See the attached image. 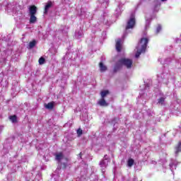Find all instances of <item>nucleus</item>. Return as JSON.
Masks as SVG:
<instances>
[{
    "label": "nucleus",
    "instance_id": "nucleus-9",
    "mask_svg": "<svg viewBox=\"0 0 181 181\" xmlns=\"http://www.w3.org/2000/svg\"><path fill=\"white\" fill-rule=\"evenodd\" d=\"M45 107L47 110H53L54 108V102L48 103Z\"/></svg>",
    "mask_w": 181,
    "mask_h": 181
},
{
    "label": "nucleus",
    "instance_id": "nucleus-11",
    "mask_svg": "<svg viewBox=\"0 0 181 181\" xmlns=\"http://www.w3.org/2000/svg\"><path fill=\"white\" fill-rule=\"evenodd\" d=\"M99 67L101 73H104V71H107V66L104 65L103 62L99 63Z\"/></svg>",
    "mask_w": 181,
    "mask_h": 181
},
{
    "label": "nucleus",
    "instance_id": "nucleus-15",
    "mask_svg": "<svg viewBox=\"0 0 181 181\" xmlns=\"http://www.w3.org/2000/svg\"><path fill=\"white\" fill-rule=\"evenodd\" d=\"M134 160L132 158H129L127 161V165L129 168L132 167L134 165Z\"/></svg>",
    "mask_w": 181,
    "mask_h": 181
},
{
    "label": "nucleus",
    "instance_id": "nucleus-23",
    "mask_svg": "<svg viewBox=\"0 0 181 181\" xmlns=\"http://www.w3.org/2000/svg\"><path fill=\"white\" fill-rule=\"evenodd\" d=\"M78 156L81 159L82 154L81 153L78 155Z\"/></svg>",
    "mask_w": 181,
    "mask_h": 181
},
{
    "label": "nucleus",
    "instance_id": "nucleus-4",
    "mask_svg": "<svg viewBox=\"0 0 181 181\" xmlns=\"http://www.w3.org/2000/svg\"><path fill=\"white\" fill-rule=\"evenodd\" d=\"M136 23V21L135 20V17H132L128 21L127 24L126 25V30H128V29H134V27L135 26V24Z\"/></svg>",
    "mask_w": 181,
    "mask_h": 181
},
{
    "label": "nucleus",
    "instance_id": "nucleus-17",
    "mask_svg": "<svg viewBox=\"0 0 181 181\" xmlns=\"http://www.w3.org/2000/svg\"><path fill=\"white\" fill-rule=\"evenodd\" d=\"M45 62H46V59H45V58L42 57L38 60L39 64H45Z\"/></svg>",
    "mask_w": 181,
    "mask_h": 181
},
{
    "label": "nucleus",
    "instance_id": "nucleus-22",
    "mask_svg": "<svg viewBox=\"0 0 181 181\" xmlns=\"http://www.w3.org/2000/svg\"><path fill=\"white\" fill-rule=\"evenodd\" d=\"M67 168V164L66 163H62V169H66Z\"/></svg>",
    "mask_w": 181,
    "mask_h": 181
},
{
    "label": "nucleus",
    "instance_id": "nucleus-1",
    "mask_svg": "<svg viewBox=\"0 0 181 181\" xmlns=\"http://www.w3.org/2000/svg\"><path fill=\"white\" fill-rule=\"evenodd\" d=\"M148 43H149V39L148 37H142L140 39L136 47L137 52L136 53V57L141 56V53H145V52H146Z\"/></svg>",
    "mask_w": 181,
    "mask_h": 181
},
{
    "label": "nucleus",
    "instance_id": "nucleus-24",
    "mask_svg": "<svg viewBox=\"0 0 181 181\" xmlns=\"http://www.w3.org/2000/svg\"><path fill=\"white\" fill-rule=\"evenodd\" d=\"M65 160H69V158H65Z\"/></svg>",
    "mask_w": 181,
    "mask_h": 181
},
{
    "label": "nucleus",
    "instance_id": "nucleus-14",
    "mask_svg": "<svg viewBox=\"0 0 181 181\" xmlns=\"http://www.w3.org/2000/svg\"><path fill=\"white\" fill-rule=\"evenodd\" d=\"M10 119L13 123L18 122V117L16 115H13L12 116H10Z\"/></svg>",
    "mask_w": 181,
    "mask_h": 181
},
{
    "label": "nucleus",
    "instance_id": "nucleus-19",
    "mask_svg": "<svg viewBox=\"0 0 181 181\" xmlns=\"http://www.w3.org/2000/svg\"><path fill=\"white\" fill-rule=\"evenodd\" d=\"M160 30H162V26L158 25L157 28H156V33H159V32H160Z\"/></svg>",
    "mask_w": 181,
    "mask_h": 181
},
{
    "label": "nucleus",
    "instance_id": "nucleus-18",
    "mask_svg": "<svg viewBox=\"0 0 181 181\" xmlns=\"http://www.w3.org/2000/svg\"><path fill=\"white\" fill-rule=\"evenodd\" d=\"M163 103H165V98H160L158 99V104L163 105Z\"/></svg>",
    "mask_w": 181,
    "mask_h": 181
},
{
    "label": "nucleus",
    "instance_id": "nucleus-13",
    "mask_svg": "<svg viewBox=\"0 0 181 181\" xmlns=\"http://www.w3.org/2000/svg\"><path fill=\"white\" fill-rule=\"evenodd\" d=\"M108 94H110V91L109 90H103L100 92V95L102 97V98H105V97H107V95H108Z\"/></svg>",
    "mask_w": 181,
    "mask_h": 181
},
{
    "label": "nucleus",
    "instance_id": "nucleus-6",
    "mask_svg": "<svg viewBox=\"0 0 181 181\" xmlns=\"http://www.w3.org/2000/svg\"><path fill=\"white\" fill-rule=\"evenodd\" d=\"M122 67V65L119 63V60H118L114 67V69H113L114 73H117V71H119V69H121Z\"/></svg>",
    "mask_w": 181,
    "mask_h": 181
},
{
    "label": "nucleus",
    "instance_id": "nucleus-10",
    "mask_svg": "<svg viewBox=\"0 0 181 181\" xmlns=\"http://www.w3.org/2000/svg\"><path fill=\"white\" fill-rule=\"evenodd\" d=\"M63 158H64V156L63 155L62 152H60L55 155V159H56V160H58V162H60V160H62V159H63Z\"/></svg>",
    "mask_w": 181,
    "mask_h": 181
},
{
    "label": "nucleus",
    "instance_id": "nucleus-2",
    "mask_svg": "<svg viewBox=\"0 0 181 181\" xmlns=\"http://www.w3.org/2000/svg\"><path fill=\"white\" fill-rule=\"evenodd\" d=\"M37 13V7L35 5L30 6L29 15H30V23H35L37 21L36 13Z\"/></svg>",
    "mask_w": 181,
    "mask_h": 181
},
{
    "label": "nucleus",
    "instance_id": "nucleus-16",
    "mask_svg": "<svg viewBox=\"0 0 181 181\" xmlns=\"http://www.w3.org/2000/svg\"><path fill=\"white\" fill-rule=\"evenodd\" d=\"M36 46V40H33L31 42H30L29 43V47L30 49H33V47Z\"/></svg>",
    "mask_w": 181,
    "mask_h": 181
},
{
    "label": "nucleus",
    "instance_id": "nucleus-3",
    "mask_svg": "<svg viewBox=\"0 0 181 181\" xmlns=\"http://www.w3.org/2000/svg\"><path fill=\"white\" fill-rule=\"evenodd\" d=\"M119 63L122 66H124L125 67H127V69H132V68L133 61L131 59L121 58L120 59H119Z\"/></svg>",
    "mask_w": 181,
    "mask_h": 181
},
{
    "label": "nucleus",
    "instance_id": "nucleus-8",
    "mask_svg": "<svg viewBox=\"0 0 181 181\" xmlns=\"http://www.w3.org/2000/svg\"><path fill=\"white\" fill-rule=\"evenodd\" d=\"M122 46L121 45V40H117L116 42V50L117 52H121Z\"/></svg>",
    "mask_w": 181,
    "mask_h": 181
},
{
    "label": "nucleus",
    "instance_id": "nucleus-20",
    "mask_svg": "<svg viewBox=\"0 0 181 181\" xmlns=\"http://www.w3.org/2000/svg\"><path fill=\"white\" fill-rule=\"evenodd\" d=\"M105 165V161L104 160H102L100 163V165L101 166V168H104Z\"/></svg>",
    "mask_w": 181,
    "mask_h": 181
},
{
    "label": "nucleus",
    "instance_id": "nucleus-7",
    "mask_svg": "<svg viewBox=\"0 0 181 181\" xmlns=\"http://www.w3.org/2000/svg\"><path fill=\"white\" fill-rule=\"evenodd\" d=\"M53 3L52 1H48L47 4L45 6V13H47L49 9H50V7L52 6Z\"/></svg>",
    "mask_w": 181,
    "mask_h": 181
},
{
    "label": "nucleus",
    "instance_id": "nucleus-5",
    "mask_svg": "<svg viewBox=\"0 0 181 181\" xmlns=\"http://www.w3.org/2000/svg\"><path fill=\"white\" fill-rule=\"evenodd\" d=\"M98 104V105H100V107H108V103H107V101H105V99L103 98L99 100Z\"/></svg>",
    "mask_w": 181,
    "mask_h": 181
},
{
    "label": "nucleus",
    "instance_id": "nucleus-12",
    "mask_svg": "<svg viewBox=\"0 0 181 181\" xmlns=\"http://www.w3.org/2000/svg\"><path fill=\"white\" fill-rule=\"evenodd\" d=\"M181 152V142L179 141L177 146H175V155H179Z\"/></svg>",
    "mask_w": 181,
    "mask_h": 181
},
{
    "label": "nucleus",
    "instance_id": "nucleus-21",
    "mask_svg": "<svg viewBox=\"0 0 181 181\" xmlns=\"http://www.w3.org/2000/svg\"><path fill=\"white\" fill-rule=\"evenodd\" d=\"M77 134L78 135H83V130L81 129H78Z\"/></svg>",
    "mask_w": 181,
    "mask_h": 181
}]
</instances>
